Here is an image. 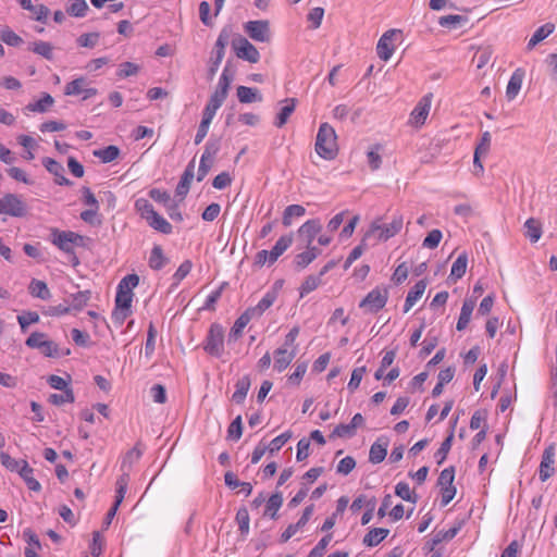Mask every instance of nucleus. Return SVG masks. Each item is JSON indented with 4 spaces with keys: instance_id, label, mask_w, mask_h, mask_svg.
Instances as JSON below:
<instances>
[{
    "instance_id": "1",
    "label": "nucleus",
    "mask_w": 557,
    "mask_h": 557,
    "mask_svg": "<svg viewBox=\"0 0 557 557\" xmlns=\"http://www.w3.org/2000/svg\"><path fill=\"white\" fill-rule=\"evenodd\" d=\"M315 152L325 160H333L338 153L337 135L333 126L322 123L319 127L315 145Z\"/></svg>"
},
{
    "instance_id": "2",
    "label": "nucleus",
    "mask_w": 557,
    "mask_h": 557,
    "mask_svg": "<svg viewBox=\"0 0 557 557\" xmlns=\"http://www.w3.org/2000/svg\"><path fill=\"white\" fill-rule=\"evenodd\" d=\"M90 239L86 236L72 231L51 230V243L65 253L73 255L74 263H78L77 257L74 255L75 247H86Z\"/></svg>"
},
{
    "instance_id": "3",
    "label": "nucleus",
    "mask_w": 557,
    "mask_h": 557,
    "mask_svg": "<svg viewBox=\"0 0 557 557\" xmlns=\"http://www.w3.org/2000/svg\"><path fill=\"white\" fill-rule=\"evenodd\" d=\"M203 349L209 355L220 358L224 351V329L219 323H212L208 331Z\"/></svg>"
},
{
    "instance_id": "4",
    "label": "nucleus",
    "mask_w": 557,
    "mask_h": 557,
    "mask_svg": "<svg viewBox=\"0 0 557 557\" xmlns=\"http://www.w3.org/2000/svg\"><path fill=\"white\" fill-rule=\"evenodd\" d=\"M25 344L29 348L40 350L45 357L57 358L61 356L58 345L54 342L47 339V335L45 333H32Z\"/></svg>"
},
{
    "instance_id": "5",
    "label": "nucleus",
    "mask_w": 557,
    "mask_h": 557,
    "mask_svg": "<svg viewBox=\"0 0 557 557\" xmlns=\"http://www.w3.org/2000/svg\"><path fill=\"white\" fill-rule=\"evenodd\" d=\"M26 213L27 206L22 199V196L16 194H5L0 198V214L22 218L25 216Z\"/></svg>"
},
{
    "instance_id": "6",
    "label": "nucleus",
    "mask_w": 557,
    "mask_h": 557,
    "mask_svg": "<svg viewBox=\"0 0 557 557\" xmlns=\"http://www.w3.org/2000/svg\"><path fill=\"white\" fill-rule=\"evenodd\" d=\"M388 299L385 288H374L360 301L359 307L369 313H376L383 309Z\"/></svg>"
},
{
    "instance_id": "7",
    "label": "nucleus",
    "mask_w": 557,
    "mask_h": 557,
    "mask_svg": "<svg viewBox=\"0 0 557 557\" xmlns=\"http://www.w3.org/2000/svg\"><path fill=\"white\" fill-rule=\"evenodd\" d=\"M232 47L237 58L248 61L250 63H257L260 60V53L258 49L245 37L238 36L232 41Z\"/></svg>"
},
{
    "instance_id": "8",
    "label": "nucleus",
    "mask_w": 557,
    "mask_h": 557,
    "mask_svg": "<svg viewBox=\"0 0 557 557\" xmlns=\"http://www.w3.org/2000/svg\"><path fill=\"white\" fill-rule=\"evenodd\" d=\"M244 29L255 41L269 42L271 39L270 23L267 20L249 21Z\"/></svg>"
},
{
    "instance_id": "9",
    "label": "nucleus",
    "mask_w": 557,
    "mask_h": 557,
    "mask_svg": "<svg viewBox=\"0 0 557 557\" xmlns=\"http://www.w3.org/2000/svg\"><path fill=\"white\" fill-rule=\"evenodd\" d=\"M404 220L401 215H395L389 223L380 224L379 222H373L371 225L372 232H380L379 238L382 240H387L391 237L398 234L403 227Z\"/></svg>"
},
{
    "instance_id": "10",
    "label": "nucleus",
    "mask_w": 557,
    "mask_h": 557,
    "mask_svg": "<svg viewBox=\"0 0 557 557\" xmlns=\"http://www.w3.org/2000/svg\"><path fill=\"white\" fill-rule=\"evenodd\" d=\"M555 455L556 450L553 444L543 451L539 468V476L542 482L547 481L555 473Z\"/></svg>"
},
{
    "instance_id": "11",
    "label": "nucleus",
    "mask_w": 557,
    "mask_h": 557,
    "mask_svg": "<svg viewBox=\"0 0 557 557\" xmlns=\"http://www.w3.org/2000/svg\"><path fill=\"white\" fill-rule=\"evenodd\" d=\"M432 102V94L423 96L410 114V124L419 127L422 126L429 115Z\"/></svg>"
},
{
    "instance_id": "12",
    "label": "nucleus",
    "mask_w": 557,
    "mask_h": 557,
    "mask_svg": "<svg viewBox=\"0 0 557 557\" xmlns=\"http://www.w3.org/2000/svg\"><path fill=\"white\" fill-rule=\"evenodd\" d=\"M42 164L46 170L54 176V183L60 186H71L73 182L64 176L63 165L52 158L46 157L42 159Z\"/></svg>"
},
{
    "instance_id": "13",
    "label": "nucleus",
    "mask_w": 557,
    "mask_h": 557,
    "mask_svg": "<svg viewBox=\"0 0 557 557\" xmlns=\"http://www.w3.org/2000/svg\"><path fill=\"white\" fill-rule=\"evenodd\" d=\"M313 513V505L307 506L299 520L295 523L289 524L285 531L281 534L280 541L286 543L292 539L300 529H302Z\"/></svg>"
},
{
    "instance_id": "14",
    "label": "nucleus",
    "mask_w": 557,
    "mask_h": 557,
    "mask_svg": "<svg viewBox=\"0 0 557 557\" xmlns=\"http://www.w3.org/2000/svg\"><path fill=\"white\" fill-rule=\"evenodd\" d=\"M397 33L396 29H389L379 39L376 53L381 60L387 61L392 57L394 52L393 37L397 35Z\"/></svg>"
},
{
    "instance_id": "15",
    "label": "nucleus",
    "mask_w": 557,
    "mask_h": 557,
    "mask_svg": "<svg viewBox=\"0 0 557 557\" xmlns=\"http://www.w3.org/2000/svg\"><path fill=\"white\" fill-rule=\"evenodd\" d=\"M321 230L322 225L318 219L308 220L298 228V236L306 246H309Z\"/></svg>"
},
{
    "instance_id": "16",
    "label": "nucleus",
    "mask_w": 557,
    "mask_h": 557,
    "mask_svg": "<svg viewBox=\"0 0 557 557\" xmlns=\"http://www.w3.org/2000/svg\"><path fill=\"white\" fill-rule=\"evenodd\" d=\"M297 355V347L290 350L285 347H280L274 350V369L277 372H283L294 360Z\"/></svg>"
},
{
    "instance_id": "17",
    "label": "nucleus",
    "mask_w": 557,
    "mask_h": 557,
    "mask_svg": "<svg viewBox=\"0 0 557 557\" xmlns=\"http://www.w3.org/2000/svg\"><path fill=\"white\" fill-rule=\"evenodd\" d=\"M194 176H195V161L191 160L188 163V165L186 166V169L175 188V194L177 197L181 198V200H183L186 197V195L188 194Z\"/></svg>"
},
{
    "instance_id": "18",
    "label": "nucleus",
    "mask_w": 557,
    "mask_h": 557,
    "mask_svg": "<svg viewBox=\"0 0 557 557\" xmlns=\"http://www.w3.org/2000/svg\"><path fill=\"white\" fill-rule=\"evenodd\" d=\"M388 440L379 437L370 447L369 461L371 463L382 462L387 455Z\"/></svg>"
},
{
    "instance_id": "19",
    "label": "nucleus",
    "mask_w": 557,
    "mask_h": 557,
    "mask_svg": "<svg viewBox=\"0 0 557 557\" xmlns=\"http://www.w3.org/2000/svg\"><path fill=\"white\" fill-rule=\"evenodd\" d=\"M426 285H428V283L425 280H420L408 292L406 300H405V306H404L405 313H407L416 305V302L422 297V295L425 292Z\"/></svg>"
},
{
    "instance_id": "20",
    "label": "nucleus",
    "mask_w": 557,
    "mask_h": 557,
    "mask_svg": "<svg viewBox=\"0 0 557 557\" xmlns=\"http://www.w3.org/2000/svg\"><path fill=\"white\" fill-rule=\"evenodd\" d=\"M523 78L524 71L522 69H517L512 73L506 88V97L508 100H513L518 96L522 86Z\"/></svg>"
},
{
    "instance_id": "21",
    "label": "nucleus",
    "mask_w": 557,
    "mask_h": 557,
    "mask_svg": "<svg viewBox=\"0 0 557 557\" xmlns=\"http://www.w3.org/2000/svg\"><path fill=\"white\" fill-rule=\"evenodd\" d=\"M293 244V234L283 235L270 250L269 264H273Z\"/></svg>"
},
{
    "instance_id": "22",
    "label": "nucleus",
    "mask_w": 557,
    "mask_h": 557,
    "mask_svg": "<svg viewBox=\"0 0 557 557\" xmlns=\"http://www.w3.org/2000/svg\"><path fill=\"white\" fill-rule=\"evenodd\" d=\"M18 474L30 491L39 492L41 490V484L34 478V469L26 460H22Z\"/></svg>"
},
{
    "instance_id": "23",
    "label": "nucleus",
    "mask_w": 557,
    "mask_h": 557,
    "mask_svg": "<svg viewBox=\"0 0 557 557\" xmlns=\"http://www.w3.org/2000/svg\"><path fill=\"white\" fill-rule=\"evenodd\" d=\"M283 102L285 104L281 108V110L274 121V125L278 128L283 127L287 123L289 116L293 114V112L296 109V99L295 98H286Z\"/></svg>"
},
{
    "instance_id": "24",
    "label": "nucleus",
    "mask_w": 557,
    "mask_h": 557,
    "mask_svg": "<svg viewBox=\"0 0 557 557\" xmlns=\"http://www.w3.org/2000/svg\"><path fill=\"white\" fill-rule=\"evenodd\" d=\"M276 299L275 293L268 292L257 304V306L248 308L246 311L251 318L261 317L263 312L269 309Z\"/></svg>"
},
{
    "instance_id": "25",
    "label": "nucleus",
    "mask_w": 557,
    "mask_h": 557,
    "mask_svg": "<svg viewBox=\"0 0 557 557\" xmlns=\"http://www.w3.org/2000/svg\"><path fill=\"white\" fill-rule=\"evenodd\" d=\"M251 319L252 318L247 311H245L237 318L228 333V343L236 342L238 338L242 337L244 329L250 322Z\"/></svg>"
},
{
    "instance_id": "26",
    "label": "nucleus",
    "mask_w": 557,
    "mask_h": 557,
    "mask_svg": "<svg viewBox=\"0 0 557 557\" xmlns=\"http://www.w3.org/2000/svg\"><path fill=\"white\" fill-rule=\"evenodd\" d=\"M554 30L555 25L553 23H546L539 27L530 38L527 45V49L532 50L537 44L547 38Z\"/></svg>"
},
{
    "instance_id": "27",
    "label": "nucleus",
    "mask_w": 557,
    "mask_h": 557,
    "mask_svg": "<svg viewBox=\"0 0 557 557\" xmlns=\"http://www.w3.org/2000/svg\"><path fill=\"white\" fill-rule=\"evenodd\" d=\"M283 505V495L281 492L272 494L265 503V510L263 516L270 517L271 519L277 518V511Z\"/></svg>"
},
{
    "instance_id": "28",
    "label": "nucleus",
    "mask_w": 557,
    "mask_h": 557,
    "mask_svg": "<svg viewBox=\"0 0 557 557\" xmlns=\"http://www.w3.org/2000/svg\"><path fill=\"white\" fill-rule=\"evenodd\" d=\"M250 385L251 382L248 375L240 377L235 384V392L232 396V400L236 404H243L248 394Z\"/></svg>"
},
{
    "instance_id": "29",
    "label": "nucleus",
    "mask_w": 557,
    "mask_h": 557,
    "mask_svg": "<svg viewBox=\"0 0 557 557\" xmlns=\"http://www.w3.org/2000/svg\"><path fill=\"white\" fill-rule=\"evenodd\" d=\"M474 306H475L474 300L466 299L463 301L461 310H460V315H459V319H458L457 325H456V329L458 331H463L468 326L470 319H471V314L474 309Z\"/></svg>"
},
{
    "instance_id": "30",
    "label": "nucleus",
    "mask_w": 557,
    "mask_h": 557,
    "mask_svg": "<svg viewBox=\"0 0 557 557\" xmlns=\"http://www.w3.org/2000/svg\"><path fill=\"white\" fill-rule=\"evenodd\" d=\"M468 256L466 252L460 253L451 265L449 278L456 282L460 280L467 271Z\"/></svg>"
},
{
    "instance_id": "31",
    "label": "nucleus",
    "mask_w": 557,
    "mask_h": 557,
    "mask_svg": "<svg viewBox=\"0 0 557 557\" xmlns=\"http://www.w3.org/2000/svg\"><path fill=\"white\" fill-rule=\"evenodd\" d=\"M148 225L152 227L153 230L162 233V234H171L173 231L172 225L163 218L161 216L157 211L153 212L152 215L149 216L148 220H146Z\"/></svg>"
},
{
    "instance_id": "32",
    "label": "nucleus",
    "mask_w": 557,
    "mask_h": 557,
    "mask_svg": "<svg viewBox=\"0 0 557 557\" xmlns=\"http://www.w3.org/2000/svg\"><path fill=\"white\" fill-rule=\"evenodd\" d=\"M389 533L388 529L373 528L363 537V544L373 547L379 545Z\"/></svg>"
},
{
    "instance_id": "33",
    "label": "nucleus",
    "mask_w": 557,
    "mask_h": 557,
    "mask_svg": "<svg viewBox=\"0 0 557 557\" xmlns=\"http://www.w3.org/2000/svg\"><path fill=\"white\" fill-rule=\"evenodd\" d=\"M237 97L239 102L242 103L262 101V96L259 94L258 89L246 86L237 87Z\"/></svg>"
},
{
    "instance_id": "34",
    "label": "nucleus",
    "mask_w": 557,
    "mask_h": 557,
    "mask_svg": "<svg viewBox=\"0 0 557 557\" xmlns=\"http://www.w3.org/2000/svg\"><path fill=\"white\" fill-rule=\"evenodd\" d=\"M169 259L164 256L163 249L161 246L156 245L150 252L149 257V267L152 270H161L166 263Z\"/></svg>"
},
{
    "instance_id": "35",
    "label": "nucleus",
    "mask_w": 557,
    "mask_h": 557,
    "mask_svg": "<svg viewBox=\"0 0 557 557\" xmlns=\"http://www.w3.org/2000/svg\"><path fill=\"white\" fill-rule=\"evenodd\" d=\"M91 298V292L90 290H81L76 294H72L70 296L69 300V307L71 310H82L87 304L89 302Z\"/></svg>"
},
{
    "instance_id": "36",
    "label": "nucleus",
    "mask_w": 557,
    "mask_h": 557,
    "mask_svg": "<svg viewBox=\"0 0 557 557\" xmlns=\"http://www.w3.org/2000/svg\"><path fill=\"white\" fill-rule=\"evenodd\" d=\"M525 228V237L530 239L531 243H536L542 236V225L541 223L534 219L530 218L524 223Z\"/></svg>"
},
{
    "instance_id": "37",
    "label": "nucleus",
    "mask_w": 557,
    "mask_h": 557,
    "mask_svg": "<svg viewBox=\"0 0 557 557\" xmlns=\"http://www.w3.org/2000/svg\"><path fill=\"white\" fill-rule=\"evenodd\" d=\"M141 455H143V451L139 449L138 445H136L135 447L129 449L125 454V456L122 460V463H121L122 473H124V471H126L129 474V470L132 469L133 465L136 463L140 459Z\"/></svg>"
},
{
    "instance_id": "38",
    "label": "nucleus",
    "mask_w": 557,
    "mask_h": 557,
    "mask_svg": "<svg viewBox=\"0 0 557 557\" xmlns=\"http://www.w3.org/2000/svg\"><path fill=\"white\" fill-rule=\"evenodd\" d=\"M29 293L32 296L47 300L50 298V290L47 284L40 280H33L29 284Z\"/></svg>"
},
{
    "instance_id": "39",
    "label": "nucleus",
    "mask_w": 557,
    "mask_h": 557,
    "mask_svg": "<svg viewBox=\"0 0 557 557\" xmlns=\"http://www.w3.org/2000/svg\"><path fill=\"white\" fill-rule=\"evenodd\" d=\"M94 156L99 158L103 163H109L120 156V149L114 145H110L102 149L95 150Z\"/></svg>"
},
{
    "instance_id": "40",
    "label": "nucleus",
    "mask_w": 557,
    "mask_h": 557,
    "mask_svg": "<svg viewBox=\"0 0 557 557\" xmlns=\"http://www.w3.org/2000/svg\"><path fill=\"white\" fill-rule=\"evenodd\" d=\"M34 53L41 55L46 60L53 59V46L48 41L38 40L33 42L32 47H29Z\"/></svg>"
},
{
    "instance_id": "41",
    "label": "nucleus",
    "mask_w": 557,
    "mask_h": 557,
    "mask_svg": "<svg viewBox=\"0 0 557 557\" xmlns=\"http://www.w3.org/2000/svg\"><path fill=\"white\" fill-rule=\"evenodd\" d=\"M305 213H306V209L300 205L287 206L283 212L282 222H283L284 226H290L293 218H300V216L305 215Z\"/></svg>"
},
{
    "instance_id": "42",
    "label": "nucleus",
    "mask_w": 557,
    "mask_h": 557,
    "mask_svg": "<svg viewBox=\"0 0 557 557\" xmlns=\"http://www.w3.org/2000/svg\"><path fill=\"white\" fill-rule=\"evenodd\" d=\"M128 483L129 474L126 471H124V473H122L116 480V495L114 500L115 505L120 506L121 503L123 502L127 491Z\"/></svg>"
},
{
    "instance_id": "43",
    "label": "nucleus",
    "mask_w": 557,
    "mask_h": 557,
    "mask_svg": "<svg viewBox=\"0 0 557 557\" xmlns=\"http://www.w3.org/2000/svg\"><path fill=\"white\" fill-rule=\"evenodd\" d=\"M54 99L49 94H44L42 98L36 102L28 103L26 109L32 112L44 113L53 104Z\"/></svg>"
},
{
    "instance_id": "44",
    "label": "nucleus",
    "mask_w": 557,
    "mask_h": 557,
    "mask_svg": "<svg viewBox=\"0 0 557 557\" xmlns=\"http://www.w3.org/2000/svg\"><path fill=\"white\" fill-rule=\"evenodd\" d=\"M395 494L401 499L416 504L418 502V495L411 492L409 484L406 482H399L395 486Z\"/></svg>"
},
{
    "instance_id": "45",
    "label": "nucleus",
    "mask_w": 557,
    "mask_h": 557,
    "mask_svg": "<svg viewBox=\"0 0 557 557\" xmlns=\"http://www.w3.org/2000/svg\"><path fill=\"white\" fill-rule=\"evenodd\" d=\"M235 520L238 524V530H239L240 534L247 535L249 533V522H250L248 509L246 507H240L236 512Z\"/></svg>"
},
{
    "instance_id": "46",
    "label": "nucleus",
    "mask_w": 557,
    "mask_h": 557,
    "mask_svg": "<svg viewBox=\"0 0 557 557\" xmlns=\"http://www.w3.org/2000/svg\"><path fill=\"white\" fill-rule=\"evenodd\" d=\"M454 441V429L450 431L448 436L443 441L440 448L435 453V457L437 458V465H442L445 459L447 458V455L451 448Z\"/></svg>"
},
{
    "instance_id": "47",
    "label": "nucleus",
    "mask_w": 557,
    "mask_h": 557,
    "mask_svg": "<svg viewBox=\"0 0 557 557\" xmlns=\"http://www.w3.org/2000/svg\"><path fill=\"white\" fill-rule=\"evenodd\" d=\"M132 300H133V292L125 290V289L117 287V292H116V296H115V307L131 310Z\"/></svg>"
},
{
    "instance_id": "48",
    "label": "nucleus",
    "mask_w": 557,
    "mask_h": 557,
    "mask_svg": "<svg viewBox=\"0 0 557 557\" xmlns=\"http://www.w3.org/2000/svg\"><path fill=\"white\" fill-rule=\"evenodd\" d=\"M87 82L85 77H78L67 83L64 89V94L67 96H77L83 94V90Z\"/></svg>"
},
{
    "instance_id": "49",
    "label": "nucleus",
    "mask_w": 557,
    "mask_h": 557,
    "mask_svg": "<svg viewBox=\"0 0 557 557\" xmlns=\"http://www.w3.org/2000/svg\"><path fill=\"white\" fill-rule=\"evenodd\" d=\"M88 10V4L85 0H72L67 7L66 12L75 17H84Z\"/></svg>"
},
{
    "instance_id": "50",
    "label": "nucleus",
    "mask_w": 557,
    "mask_h": 557,
    "mask_svg": "<svg viewBox=\"0 0 557 557\" xmlns=\"http://www.w3.org/2000/svg\"><path fill=\"white\" fill-rule=\"evenodd\" d=\"M231 35H232L231 28H228V27L222 28V30L220 32L218 39L215 41L213 52H219V53L225 54V47L230 42Z\"/></svg>"
},
{
    "instance_id": "51",
    "label": "nucleus",
    "mask_w": 557,
    "mask_h": 557,
    "mask_svg": "<svg viewBox=\"0 0 557 557\" xmlns=\"http://www.w3.org/2000/svg\"><path fill=\"white\" fill-rule=\"evenodd\" d=\"M320 284H321V276L319 274L307 276L300 286V296L302 297V296L313 292L314 289H317L319 287Z\"/></svg>"
},
{
    "instance_id": "52",
    "label": "nucleus",
    "mask_w": 557,
    "mask_h": 557,
    "mask_svg": "<svg viewBox=\"0 0 557 557\" xmlns=\"http://www.w3.org/2000/svg\"><path fill=\"white\" fill-rule=\"evenodd\" d=\"M135 209L145 220H148L154 212L153 206L146 198H138L135 201Z\"/></svg>"
},
{
    "instance_id": "53",
    "label": "nucleus",
    "mask_w": 557,
    "mask_h": 557,
    "mask_svg": "<svg viewBox=\"0 0 557 557\" xmlns=\"http://www.w3.org/2000/svg\"><path fill=\"white\" fill-rule=\"evenodd\" d=\"M62 392V394H51L49 401L55 406H60L65 403H74L75 397L72 388H67Z\"/></svg>"
},
{
    "instance_id": "54",
    "label": "nucleus",
    "mask_w": 557,
    "mask_h": 557,
    "mask_svg": "<svg viewBox=\"0 0 557 557\" xmlns=\"http://www.w3.org/2000/svg\"><path fill=\"white\" fill-rule=\"evenodd\" d=\"M0 462L5 469H8L11 472L18 473L21 470L22 460H16L4 451H0Z\"/></svg>"
},
{
    "instance_id": "55",
    "label": "nucleus",
    "mask_w": 557,
    "mask_h": 557,
    "mask_svg": "<svg viewBox=\"0 0 557 557\" xmlns=\"http://www.w3.org/2000/svg\"><path fill=\"white\" fill-rule=\"evenodd\" d=\"M454 480H455V467L454 466H450L448 468H445L441 473H440V476L437 479V485L443 488V487H447V486H451L454 485Z\"/></svg>"
},
{
    "instance_id": "56",
    "label": "nucleus",
    "mask_w": 557,
    "mask_h": 557,
    "mask_svg": "<svg viewBox=\"0 0 557 557\" xmlns=\"http://www.w3.org/2000/svg\"><path fill=\"white\" fill-rule=\"evenodd\" d=\"M243 434L242 416H237L228 425L227 437L233 441H238Z\"/></svg>"
},
{
    "instance_id": "57",
    "label": "nucleus",
    "mask_w": 557,
    "mask_h": 557,
    "mask_svg": "<svg viewBox=\"0 0 557 557\" xmlns=\"http://www.w3.org/2000/svg\"><path fill=\"white\" fill-rule=\"evenodd\" d=\"M442 237L443 234L440 230H432L423 239L422 246L428 249H435L440 245Z\"/></svg>"
},
{
    "instance_id": "58",
    "label": "nucleus",
    "mask_w": 557,
    "mask_h": 557,
    "mask_svg": "<svg viewBox=\"0 0 557 557\" xmlns=\"http://www.w3.org/2000/svg\"><path fill=\"white\" fill-rule=\"evenodd\" d=\"M333 535L331 533L324 535L318 544L311 549L308 557H322L324 555V552L332 541Z\"/></svg>"
},
{
    "instance_id": "59",
    "label": "nucleus",
    "mask_w": 557,
    "mask_h": 557,
    "mask_svg": "<svg viewBox=\"0 0 557 557\" xmlns=\"http://www.w3.org/2000/svg\"><path fill=\"white\" fill-rule=\"evenodd\" d=\"M193 262L185 260L181 263L176 272L173 274L174 285L177 286L191 271Z\"/></svg>"
},
{
    "instance_id": "60",
    "label": "nucleus",
    "mask_w": 557,
    "mask_h": 557,
    "mask_svg": "<svg viewBox=\"0 0 557 557\" xmlns=\"http://www.w3.org/2000/svg\"><path fill=\"white\" fill-rule=\"evenodd\" d=\"M18 324L23 332L26 331L27 326L37 323L39 321V314L35 311H27L17 317Z\"/></svg>"
},
{
    "instance_id": "61",
    "label": "nucleus",
    "mask_w": 557,
    "mask_h": 557,
    "mask_svg": "<svg viewBox=\"0 0 557 557\" xmlns=\"http://www.w3.org/2000/svg\"><path fill=\"white\" fill-rule=\"evenodd\" d=\"M81 191L84 205L89 207V209L99 210V201L97 200L90 188L87 186H83Z\"/></svg>"
},
{
    "instance_id": "62",
    "label": "nucleus",
    "mask_w": 557,
    "mask_h": 557,
    "mask_svg": "<svg viewBox=\"0 0 557 557\" xmlns=\"http://www.w3.org/2000/svg\"><path fill=\"white\" fill-rule=\"evenodd\" d=\"M220 150V140L219 139H210L207 141L205 146V151L201 158L213 161L214 157Z\"/></svg>"
},
{
    "instance_id": "63",
    "label": "nucleus",
    "mask_w": 557,
    "mask_h": 557,
    "mask_svg": "<svg viewBox=\"0 0 557 557\" xmlns=\"http://www.w3.org/2000/svg\"><path fill=\"white\" fill-rule=\"evenodd\" d=\"M0 38L8 46L17 47L23 42V39L10 28L3 29Z\"/></svg>"
},
{
    "instance_id": "64",
    "label": "nucleus",
    "mask_w": 557,
    "mask_h": 557,
    "mask_svg": "<svg viewBox=\"0 0 557 557\" xmlns=\"http://www.w3.org/2000/svg\"><path fill=\"white\" fill-rule=\"evenodd\" d=\"M99 38H100L99 33H87V34L81 35L77 38V44L81 47L94 48L98 44Z\"/></svg>"
}]
</instances>
